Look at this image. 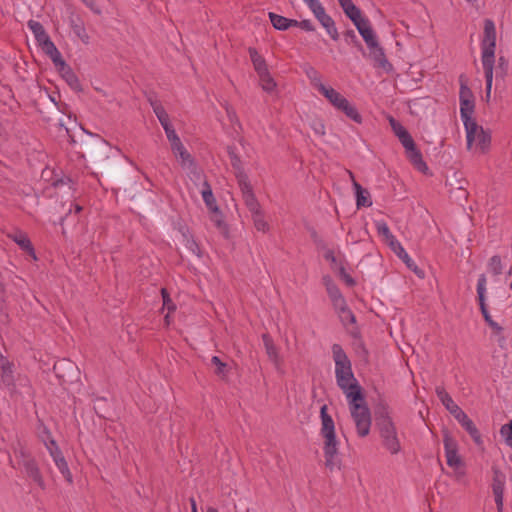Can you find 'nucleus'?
<instances>
[{
  "mask_svg": "<svg viewBox=\"0 0 512 512\" xmlns=\"http://www.w3.org/2000/svg\"><path fill=\"white\" fill-rule=\"evenodd\" d=\"M473 125L464 126L466 131V139H467V147L471 148L472 144L475 142L476 147L482 153H486L491 144V134L489 131L483 129L482 126H479L474 118L469 121Z\"/></svg>",
  "mask_w": 512,
  "mask_h": 512,
  "instance_id": "0eeeda50",
  "label": "nucleus"
},
{
  "mask_svg": "<svg viewBox=\"0 0 512 512\" xmlns=\"http://www.w3.org/2000/svg\"><path fill=\"white\" fill-rule=\"evenodd\" d=\"M436 394L441 401V403L445 406V408L454 416V418L458 417L464 411L453 401L452 397L448 394V392L444 389V387L438 386L436 387Z\"/></svg>",
  "mask_w": 512,
  "mask_h": 512,
  "instance_id": "6ab92c4d",
  "label": "nucleus"
},
{
  "mask_svg": "<svg viewBox=\"0 0 512 512\" xmlns=\"http://www.w3.org/2000/svg\"><path fill=\"white\" fill-rule=\"evenodd\" d=\"M161 295L163 298V306L167 307L169 311H174L176 309L175 305L172 303L169 293L165 288L161 289Z\"/></svg>",
  "mask_w": 512,
  "mask_h": 512,
  "instance_id": "09e8293b",
  "label": "nucleus"
},
{
  "mask_svg": "<svg viewBox=\"0 0 512 512\" xmlns=\"http://www.w3.org/2000/svg\"><path fill=\"white\" fill-rule=\"evenodd\" d=\"M28 27L34 34L35 39L37 40L39 46L41 47L42 51L49 56L51 59L55 56V58H58L59 50L55 46V44L51 41L49 35L45 31L43 25L35 20H29L28 21Z\"/></svg>",
  "mask_w": 512,
  "mask_h": 512,
  "instance_id": "9d476101",
  "label": "nucleus"
},
{
  "mask_svg": "<svg viewBox=\"0 0 512 512\" xmlns=\"http://www.w3.org/2000/svg\"><path fill=\"white\" fill-rule=\"evenodd\" d=\"M341 8L344 10H346L348 7H350L351 5H353L354 3L352 2V0H338Z\"/></svg>",
  "mask_w": 512,
  "mask_h": 512,
  "instance_id": "052dcab7",
  "label": "nucleus"
},
{
  "mask_svg": "<svg viewBox=\"0 0 512 512\" xmlns=\"http://www.w3.org/2000/svg\"><path fill=\"white\" fill-rule=\"evenodd\" d=\"M44 433L47 435V440L44 441V444L47 450L49 451L51 457L53 458L55 465L57 466L65 480L69 484H72L73 476L68 467V463L65 457L63 456L62 451L58 447L56 441L51 437V434L47 429H45Z\"/></svg>",
  "mask_w": 512,
  "mask_h": 512,
  "instance_id": "1a4fd4ad",
  "label": "nucleus"
},
{
  "mask_svg": "<svg viewBox=\"0 0 512 512\" xmlns=\"http://www.w3.org/2000/svg\"><path fill=\"white\" fill-rule=\"evenodd\" d=\"M311 72L309 75V77L312 79V83H321L320 82V77H318V73L316 70H314L313 68H311Z\"/></svg>",
  "mask_w": 512,
  "mask_h": 512,
  "instance_id": "bf43d9fd",
  "label": "nucleus"
},
{
  "mask_svg": "<svg viewBox=\"0 0 512 512\" xmlns=\"http://www.w3.org/2000/svg\"><path fill=\"white\" fill-rule=\"evenodd\" d=\"M443 443L447 465L453 468L455 471H458L464 466V463L458 454L457 442L453 439V437L446 433L443 437Z\"/></svg>",
  "mask_w": 512,
  "mask_h": 512,
  "instance_id": "2eb2a0df",
  "label": "nucleus"
},
{
  "mask_svg": "<svg viewBox=\"0 0 512 512\" xmlns=\"http://www.w3.org/2000/svg\"><path fill=\"white\" fill-rule=\"evenodd\" d=\"M376 229L378 234L384 238L390 248H398L402 251V245L390 232L388 225L384 221L376 222Z\"/></svg>",
  "mask_w": 512,
  "mask_h": 512,
  "instance_id": "5701e85b",
  "label": "nucleus"
},
{
  "mask_svg": "<svg viewBox=\"0 0 512 512\" xmlns=\"http://www.w3.org/2000/svg\"><path fill=\"white\" fill-rule=\"evenodd\" d=\"M211 363L216 366L215 373L218 376L226 377L227 376V364L222 362L221 359L218 356H213L211 358Z\"/></svg>",
  "mask_w": 512,
  "mask_h": 512,
  "instance_id": "37998d69",
  "label": "nucleus"
},
{
  "mask_svg": "<svg viewBox=\"0 0 512 512\" xmlns=\"http://www.w3.org/2000/svg\"><path fill=\"white\" fill-rule=\"evenodd\" d=\"M8 237L17 243L23 251L27 252L30 256L36 259L34 247L25 232L21 230H15L9 233Z\"/></svg>",
  "mask_w": 512,
  "mask_h": 512,
  "instance_id": "aec40b11",
  "label": "nucleus"
},
{
  "mask_svg": "<svg viewBox=\"0 0 512 512\" xmlns=\"http://www.w3.org/2000/svg\"><path fill=\"white\" fill-rule=\"evenodd\" d=\"M206 512H219V511L214 507H208Z\"/></svg>",
  "mask_w": 512,
  "mask_h": 512,
  "instance_id": "338daca9",
  "label": "nucleus"
},
{
  "mask_svg": "<svg viewBox=\"0 0 512 512\" xmlns=\"http://www.w3.org/2000/svg\"><path fill=\"white\" fill-rule=\"evenodd\" d=\"M395 253L396 255L401 258L406 264L407 266L412 269L418 276L420 277H423L424 276V273L422 270H419L417 268L416 265H414V263L412 262V260L410 259L409 255L407 254V252L405 251V249L402 247V251H400V249L398 248H391Z\"/></svg>",
  "mask_w": 512,
  "mask_h": 512,
  "instance_id": "ea45409f",
  "label": "nucleus"
},
{
  "mask_svg": "<svg viewBox=\"0 0 512 512\" xmlns=\"http://www.w3.org/2000/svg\"><path fill=\"white\" fill-rule=\"evenodd\" d=\"M360 35L362 36L363 40L365 41L367 47L370 51V56L372 59L381 67H385V65L388 63L384 50L380 46L377 37L375 35L374 30L372 27L368 29H360Z\"/></svg>",
  "mask_w": 512,
  "mask_h": 512,
  "instance_id": "9b49d317",
  "label": "nucleus"
},
{
  "mask_svg": "<svg viewBox=\"0 0 512 512\" xmlns=\"http://www.w3.org/2000/svg\"><path fill=\"white\" fill-rule=\"evenodd\" d=\"M505 479V475L498 468H493L492 492L498 512H503Z\"/></svg>",
  "mask_w": 512,
  "mask_h": 512,
  "instance_id": "f3484780",
  "label": "nucleus"
},
{
  "mask_svg": "<svg viewBox=\"0 0 512 512\" xmlns=\"http://www.w3.org/2000/svg\"><path fill=\"white\" fill-rule=\"evenodd\" d=\"M211 221L215 224V226L220 230L224 235L228 234V226L224 222L223 215L219 208H217L216 212H211Z\"/></svg>",
  "mask_w": 512,
  "mask_h": 512,
  "instance_id": "a19ab883",
  "label": "nucleus"
},
{
  "mask_svg": "<svg viewBox=\"0 0 512 512\" xmlns=\"http://www.w3.org/2000/svg\"><path fill=\"white\" fill-rule=\"evenodd\" d=\"M226 111H227V115L229 117V119L231 121H233L234 118H236V113L234 110L230 109V108H226Z\"/></svg>",
  "mask_w": 512,
  "mask_h": 512,
  "instance_id": "e2e57ef3",
  "label": "nucleus"
},
{
  "mask_svg": "<svg viewBox=\"0 0 512 512\" xmlns=\"http://www.w3.org/2000/svg\"><path fill=\"white\" fill-rule=\"evenodd\" d=\"M346 171H347V173H348V175H349V178H350V179H351V181H352V185L354 186V181H356V180H355V176H354L353 172H352V171H350V170H346Z\"/></svg>",
  "mask_w": 512,
  "mask_h": 512,
  "instance_id": "69168bd1",
  "label": "nucleus"
},
{
  "mask_svg": "<svg viewBox=\"0 0 512 512\" xmlns=\"http://www.w3.org/2000/svg\"><path fill=\"white\" fill-rule=\"evenodd\" d=\"M353 24L356 26L358 32L360 33V29H368L371 27L370 22L367 18H364L360 16L356 22H353Z\"/></svg>",
  "mask_w": 512,
  "mask_h": 512,
  "instance_id": "603ef678",
  "label": "nucleus"
},
{
  "mask_svg": "<svg viewBox=\"0 0 512 512\" xmlns=\"http://www.w3.org/2000/svg\"><path fill=\"white\" fill-rule=\"evenodd\" d=\"M486 283H487V279H486L485 274H481L479 276L478 282H477V296H478L480 311L483 315L485 322L494 331L501 332L502 327L492 319V317L488 311L487 305L485 303Z\"/></svg>",
  "mask_w": 512,
  "mask_h": 512,
  "instance_id": "ddd939ff",
  "label": "nucleus"
},
{
  "mask_svg": "<svg viewBox=\"0 0 512 512\" xmlns=\"http://www.w3.org/2000/svg\"><path fill=\"white\" fill-rule=\"evenodd\" d=\"M347 401L358 436L366 437L370 433L372 418L364 393L351 394L350 397H347Z\"/></svg>",
  "mask_w": 512,
  "mask_h": 512,
  "instance_id": "20e7f679",
  "label": "nucleus"
},
{
  "mask_svg": "<svg viewBox=\"0 0 512 512\" xmlns=\"http://www.w3.org/2000/svg\"><path fill=\"white\" fill-rule=\"evenodd\" d=\"M248 53L257 74L268 71L265 59L258 53L255 48L250 47L248 49Z\"/></svg>",
  "mask_w": 512,
  "mask_h": 512,
  "instance_id": "f704fd0d",
  "label": "nucleus"
},
{
  "mask_svg": "<svg viewBox=\"0 0 512 512\" xmlns=\"http://www.w3.org/2000/svg\"><path fill=\"white\" fill-rule=\"evenodd\" d=\"M324 257L328 261H331V262H335L336 261V257H335L334 252L332 250H327L325 255H324Z\"/></svg>",
  "mask_w": 512,
  "mask_h": 512,
  "instance_id": "680f3d73",
  "label": "nucleus"
},
{
  "mask_svg": "<svg viewBox=\"0 0 512 512\" xmlns=\"http://www.w3.org/2000/svg\"><path fill=\"white\" fill-rule=\"evenodd\" d=\"M340 275L348 286L355 285V280L345 271L343 267L340 268Z\"/></svg>",
  "mask_w": 512,
  "mask_h": 512,
  "instance_id": "6e6d98bb",
  "label": "nucleus"
},
{
  "mask_svg": "<svg viewBox=\"0 0 512 512\" xmlns=\"http://www.w3.org/2000/svg\"><path fill=\"white\" fill-rule=\"evenodd\" d=\"M501 435L505 437L506 443L512 447V421H510L508 424H505L501 427Z\"/></svg>",
  "mask_w": 512,
  "mask_h": 512,
  "instance_id": "49530a36",
  "label": "nucleus"
},
{
  "mask_svg": "<svg viewBox=\"0 0 512 512\" xmlns=\"http://www.w3.org/2000/svg\"><path fill=\"white\" fill-rule=\"evenodd\" d=\"M251 215H252L254 226L258 231L265 233L269 230V225L266 222V220L264 218V213L261 209L255 211V212H252Z\"/></svg>",
  "mask_w": 512,
  "mask_h": 512,
  "instance_id": "e433bc0d",
  "label": "nucleus"
},
{
  "mask_svg": "<svg viewBox=\"0 0 512 512\" xmlns=\"http://www.w3.org/2000/svg\"><path fill=\"white\" fill-rule=\"evenodd\" d=\"M259 81L262 89L266 92H272L276 88L277 84L269 71H265L261 74H258Z\"/></svg>",
  "mask_w": 512,
  "mask_h": 512,
  "instance_id": "4c0bfd02",
  "label": "nucleus"
},
{
  "mask_svg": "<svg viewBox=\"0 0 512 512\" xmlns=\"http://www.w3.org/2000/svg\"><path fill=\"white\" fill-rule=\"evenodd\" d=\"M455 419L469 433V435L471 436V438L474 440V442L477 445L482 444L481 434H480L479 430L477 429L474 422L467 416V414L465 412L460 414Z\"/></svg>",
  "mask_w": 512,
  "mask_h": 512,
  "instance_id": "4be33fe9",
  "label": "nucleus"
},
{
  "mask_svg": "<svg viewBox=\"0 0 512 512\" xmlns=\"http://www.w3.org/2000/svg\"><path fill=\"white\" fill-rule=\"evenodd\" d=\"M229 156H230V160H231V165L235 171V176H236L238 184L242 183V180H244V182L248 181L249 178H248L247 174L244 172L240 157L236 153H234V151H232V150L229 151Z\"/></svg>",
  "mask_w": 512,
  "mask_h": 512,
  "instance_id": "2f4dec72",
  "label": "nucleus"
},
{
  "mask_svg": "<svg viewBox=\"0 0 512 512\" xmlns=\"http://www.w3.org/2000/svg\"><path fill=\"white\" fill-rule=\"evenodd\" d=\"M468 80L464 74L459 76V102H460V116L463 121L464 126L473 125L470 123V119L473 118V114L475 111V97L472 90L468 87Z\"/></svg>",
  "mask_w": 512,
  "mask_h": 512,
  "instance_id": "423d86ee",
  "label": "nucleus"
},
{
  "mask_svg": "<svg viewBox=\"0 0 512 512\" xmlns=\"http://www.w3.org/2000/svg\"><path fill=\"white\" fill-rule=\"evenodd\" d=\"M509 62L504 56H499L497 66L495 68L496 81H504L508 74Z\"/></svg>",
  "mask_w": 512,
  "mask_h": 512,
  "instance_id": "58836bf2",
  "label": "nucleus"
},
{
  "mask_svg": "<svg viewBox=\"0 0 512 512\" xmlns=\"http://www.w3.org/2000/svg\"><path fill=\"white\" fill-rule=\"evenodd\" d=\"M332 353L335 362L336 382L346 398L350 397L351 394H356V392H363L362 387L352 372L351 361L341 345L333 344Z\"/></svg>",
  "mask_w": 512,
  "mask_h": 512,
  "instance_id": "f03ea898",
  "label": "nucleus"
},
{
  "mask_svg": "<svg viewBox=\"0 0 512 512\" xmlns=\"http://www.w3.org/2000/svg\"><path fill=\"white\" fill-rule=\"evenodd\" d=\"M165 133H166L167 139L169 140V142L171 144V149H172L173 154L176 157L180 158L181 163L183 165L193 164V158H192L191 154L183 146L175 129L173 127L168 128L165 131Z\"/></svg>",
  "mask_w": 512,
  "mask_h": 512,
  "instance_id": "dca6fc26",
  "label": "nucleus"
},
{
  "mask_svg": "<svg viewBox=\"0 0 512 512\" xmlns=\"http://www.w3.org/2000/svg\"><path fill=\"white\" fill-rule=\"evenodd\" d=\"M150 105L152 106L153 112L157 116L161 126L163 127L164 131H166L168 128L173 127L168 113L162 106V104L157 100L149 99Z\"/></svg>",
  "mask_w": 512,
  "mask_h": 512,
  "instance_id": "a878e982",
  "label": "nucleus"
},
{
  "mask_svg": "<svg viewBox=\"0 0 512 512\" xmlns=\"http://www.w3.org/2000/svg\"><path fill=\"white\" fill-rule=\"evenodd\" d=\"M376 427H380L388 422H393L390 417L389 406L386 402L380 401L375 407Z\"/></svg>",
  "mask_w": 512,
  "mask_h": 512,
  "instance_id": "cd10ccee",
  "label": "nucleus"
},
{
  "mask_svg": "<svg viewBox=\"0 0 512 512\" xmlns=\"http://www.w3.org/2000/svg\"><path fill=\"white\" fill-rule=\"evenodd\" d=\"M82 210V207L79 206L78 204L75 205V212L78 213Z\"/></svg>",
  "mask_w": 512,
  "mask_h": 512,
  "instance_id": "774afa93",
  "label": "nucleus"
},
{
  "mask_svg": "<svg viewBox=\"0 0 512 512\" xmlns=\"http://www.w3.org/2000/svg\"><path fill=\"white\" fill-rule=\"evenodd\" d=\"M488 268L495 276L502 274L503 265L501 257L499 255L492 256L488 262Z\"/></svg>",
  "mask_w": 512,
  "mask_h": 512,
  "instance_id": "79ce46f5",
  "label": "nucleus"
},
{
  "mask_svg": "<svg viewBox=\"0 0 512 512\" xmlns=\"http://www.w3.org/2000/svg\"><path fill=\"white\" fill-rule=\"evenodd\" d=\"M201 194L203 197V201L206 204L207 208L210 212H216L218 205L216 203V199L213 195L212 188L207 180L203 182V189L201 190Z\"/></svg>",
  "mask_w": 512,
  "mask_h": 512,
  "instance_id": "473e14b6",
  "label": "nucleus"
},
{
  "mask_svg": "<svg viewBox=\"0 0 512 512\" xmlns=\"http://www.w3.org/2000/svg\"><path fill=\"white\" fill-rule=\"evenodd\" d=\"M405 152L411 164L420 172L426 173V171L428 170V166L426 162L423 160L422 153L417 148V146L409 148L405 150Z\"/></svg>",
  "mask_w": 512,
  "mask_h": 512,
  "instance_id": "393cba45",
  "label": "nucleus"
},
{
  "mask_svg": "<svg viewBox=\"0 0 512 512\" xmlns=\"http://www.w3.org/2000/svg\"><path fill=\"white\" fill-rule=\"evenodd\" d=\"M87 7H89L94 13L99 14L100 10L98 9L95 0H81Z\"/></svg>",
  "mask_w": 512,
  "mask_h": 512,
  "instance_id": "4d7b16f0",
  "label": "nucleus"
},
{
  "mask_svg": "<svg viewBox=\"0 0 512 512\" xmlns=\"http://www.w3.org/2000/svg\"><path fill=\"white\" fill-rule=\"evenodd\" d=\"M311 128L313 129L315 134H317L319 136H324L325 133H326L325 125H324V123L321 120L313 121L312 124H311Z\"/></svg>",
  "mask_w": 512,
  "mask_h": 512,
  "instance_id": "3c124183",
  "label": "nucleus"
},
{
  "mask_svg": "<svg viewBox=\"0 0 512 512\" xmlns=\"http://www.w3.org/2000/svg\"><path fill=\"white\" fill-rule=\"evenodd\" d=\"M51 60L69 87L76 92H82L83 88L79 78L74 73L72 68L63 60L61 53H59L58 58H55L54 56L51 58Z\"/></svg>",
  "mask_w": 512,
  "mask_h": 512,
  "instance_id": "4468645a",
  "label": "nucleus"
},
{
  "mask_svg": "<svg viewBox=\"0 0 512 512\" xmlns=\"http://www.w3.org/2000/svg\"><path fill=\"white\" fill-rule=\"evenodd\" d=\"M354 190L356 195V205L358 208L372 206L369 191L364 189L357 181H354Z\"/></svg>",
  "mask_w": 512,
  "mask_h": 512,
  "instance_id": "7c9ffc66",
  "label": "nucleus"
},
{
  "mask_svg": "<svg viewBox=\"0 0 512 512\" xmlns=\"http://www.w3.org/2000/svg\"><path fill=\"white\" fill-rule=\"evenodd\" d=\"M344 38L348 43H352V44L356 45L360 50L363 49L361 43L359 42V40L356 36V33L353 30H347L344 33Z\"/></svg>",
  "mask_w": 512,
  "mask_h": 512,
  "instance_id": "de8ad7c7",
  "label": "nucleus"
},
{
  "mask_svg": "<svg viewBox=\"0 0 512 512\" xmlns=\"http://www.w3.org/2000/svg\"><path fill=\"white\" fill-rule=\"evenodd\" d=\"M262 339L269 359L278 367L280 365V358L273 340L268 334H263Z\"/></svg>",
  "mask_w": 512,
  "mask_h": 512,
  "instance_id": "72a5a7b5",
  "label": "nucleus"
},
{
  "mask_svg": "<svg viewBox=\"0 0 512 512\" xmlns=\"http://www.w3.org/2000/svg\"><path fill=\"white\" fill-rule=\"evenodd\" d=\"M344 13L352 22H356L362 16L361 10L355 4L344 10Z\"/></svg>",
  "mask_w": 512,
  "mask_h": 512,
  "instance_id": "a18cd8bd",
  "label": "nucleus"
},
{
  "mask_svg": "<svg viewBox=\"0 0 512 512\" xmlns=\"http://www.w3.org/2000/svg\"><path fill=\"white\" fill-rule=\"evenodd\" d=\"M320 24L326 29L327 33L333 40H338L339 33L335 26L334 20L326 13L324 7L314 14Z\"/></svg>",
  "mask_w": 512,
  "mask_h": 512,
  "instance_id": "412c9836",
  "label": "nucleus"
},
{
  "mask_svg": "<svg viewBox=\"0 0 512 512\" xmlns=\"http://www.w3.org/2000/svg\"><path fill=\"white\" fill-rule=\"evenodd\" d=\"M496 28L491 19H485L483 37L481 40V62L484 70L486 87L485 95L488 101L491 95L493 72L495 66Z\"/></svg>",
  "mask_w": 512,
  "mask_h": 512,
  "instance_id": "f257e3e1",
  "label": "nucleus"
},
{
  "mask_svg": "<svg viewBox=\"0 0 512 512\" xmlns=\"http://www.w3.org/2000/svg\"><path fill=\"white\" fill-rule=\"evenodd\" d=\"M296 26L300 27L301 29H303L305 31H309V32L315 31V27L310 20L298 21V24Z\"/></svg>",
  "mask_w": 512,
  "mask_h": 512,
  "instance_id": "5fc2aeb1",
  "label": "nucleus"
},
{
  "mask_svg": "<svg viewBox=\"0 0 512 512\" xmlns=\"http://www.w3.org/2000/svg\"><path fill=\"white\" fill-rule=\"evenodd\" d=\"M190 503H191V512H197L196 501L193 498H191Z\"/></svg>",
  "mask_w": 512,
  "mask_h": 512,
  "instance_id": "0e129e2a",
  "label": "nucleus"
},
{
  "mask_svg": "<svg viewBox=\"0 0 512 512\" xmlns=\"http://www.w3.org/2000/svg\"><path fill=\"white\" fill-rule=\"evenodd\" d=\"M389 122H390L393 132L395 133V135L397 137H399V135L402 134V132L407 131V129L401 123H399L397 120H395L393 117L390 118Z\"/></svg>",
  "mask_w": 512,
  "mask_h": 512,
  "instance_id": "8fccbe9b",
  "label": "nucleus"
},
{
  "mask_svg": "<svg viewBox=\"0 0 512 512\" xmlns=\"http://www.w3.org/2000/svg\"><path fill=\"white\" fill-rule=\"evenodd\" d=\"M327 410V405H323L320 409V433L324 438L323 452L325 466L330 471H333L335 468L340 467V460L338 458V441L335 434V424Z\"/></svg>",
  "mask_w": 512,
  "mask_h": 512,
  "instance_id": "7ed1b4c3",
  "label": "nucleus"
},
{
  "mask_svg": "<svg viewBox=\"0 0 512 512\" xmlns=\"http://www.w3.org/2000/svg\"><path fill=\"white\" fill-rule=\"evenodd\" d=\"M398 139L401 142V144L403 145V147L405 148V150L416 146V144H415L412 136L408 132V130L405 132H402V134L399 135Z\"/></svg>",
  "mask_w": 512,
  "mask_h": 512,
  "instance_id": "c03bdc74",
  "label": "nucleus"
},
{
  "mask_svg": "<svg viewBox=\"0 0 512 512\" xmlns=\"http://www.w3.org/2000/svg\"><path fill=\"white\" fill-rule=\"evenodd\" d=\"M238 185L240 187L243 200H244L245 205L248 208V210L252 213V212H255V211L261 209V206L253 192V188H252L249 180L245 181V182H244V180H242V183H239Z\"/></svg>",
  "mask_w": 512,
  "mask_h": 512,
  "instance_id": "a211bd4d",
  "label": "nucleus"
},
{
  "mask_svg": "<svg viewBox=\"0 0 512 512\" xmlns=\"http://www.w3.org/2000/svg\"><path fill=\"white\" fill-rule=\"evenodd\" d=\"M0 381L7 387L15 386L13 363L8 359L0 362Z\"/></svg>",
  "mask_w": 512,
  "mask_h": 512,
  "instance_id": "b1692460",
  "label": "nucleus"
},
{
  "mask_svg": "<svg viewBox=\"0 0 512 512\" xmlns=\"http://www.w3.org/2000/svg\"><path fill=\"white\" fill-rule=\"evenodd\" d=\"M70 26L73 30V32L76 34L78 38L81 39V41L85 44L89 43V35L86 32L84 22L78 15H72L69 18Z\"/></svg>",
  "mask_w": 512,
  "mask_h": 512,
  "instance_id": "bb28decb",
  "label": "nucleus"
},
{
  "mask_svg": "<svg viewBox=\"0 0 512 512\" xmlns=\"http://www.w3.org/2000/svg\"><path fill=\"white\" fill-rule=\"evenodd\" d=\"M269 18L273 27L281 31L287 30L289 27L296 26L298 24L297 20L288 19L273 12L269 13Z\"/></svg>",
  "mask_w": 512,
  "mask_h": 512,
  "instance_id": "c756f323",
  "label": "nucleus"
},
{
  "mask_svg": "<svg viewBox=\"0 0 512 512\" xmlns=\"http://www.w3.org/2000/svg\"><path fill=\"white\" fill-rule=\"evenodd\" d=\"M304 2L308 5L313 14H316L317 11L323 8L319 0H304Z\"/></svg>",
  "mask_w": 512,
  "mask_h": 512,
  "instance_id": "864d4df0",
  "label": "nucleus"
},
{
  "mask_svg": "<svg viewBox=\"0 0 512 512\" xmlns=\"http://www.w3.org/2000/svg\"><path fill=\"white\" fill-rule=\"evenodd\" d=\"M383 446L392 454H398L401 451V444L397 435V429L394 422H388L377 427Z\"/></svg>",
  "mask_w": 512,
  "mask_h": 512,
  "instance_id": "f8f14e48",
  "label": "nucleus"
},
{
  "mask_svg": "<svg viewBox=\"0 0 512 512\" xmlns=\"http://www.w3.org/2000/svg\"><path fill=\"white\" fill-rule=\"evenodd\" d=\"M334 308L337 310L340 320L344 325L354 324L356 322L355 315L348 308L346 301L343 305H338Z\"/></svg>",
  "mask_w": 512,
  "mask_h": 512,
  "instance_id": "c9c22d12",
  "label": "nucleus"
},
{
  "mask_svg": "<svg viewBox=\"0 0 512 512\" xmlns=\"http://www.w3.org/2000/svg\"><path fill=\"white\" fill-rule=\"evenodd\" d=\"M314 87L339 111L343 112L349 119L360 124L362 116L342 94L332 87H327L323 83H314Z\"/></svg>",
  "mask_w": 512,
  "mask_h": 512,
  "instance_id": "39448f33",
  "label": "nucleus"
},
{
  "mask_svg": "<svg viewBox=\"0 0 512 512\" xmlns=\"http://www.w3.org/2000/svg\"><path fill=\"white\" fill-rule=\"evenodd\" d=\"M99 169H101L105 173H109L112 170V165L104 161H101L99 163Z\"/></svg>",
  "mask_w": 512,
  "mask_h": 512,
  "instance_id": "13d9d810",
  "label": "nucleus"
},
{
  "mask_svg": "<svg viewBox=\"0 0 512 512\" xmlns=\"http://www.w3.org/2000/svg\"><path fill=\"white\" fill-rule=\"evenodd\" d=\"M18 464L23 468L26 476L32 479L42 490L46 488V484L36 459L24 449L16 452Z\"/></svg>",
  "mask_w": 512,
  "mask_h": 512,
  "instance_id": "6e6552de",
  "label": "nucleus"
},
{
  "mask_svg": "<svg viewBox=\"0 0 512 512\" xmlns=\"http://www.w3.org/2000/svg\"><path fill=\"white\" fill-rule=\"evenodd\" d=\"M324 282L326 285L327 293L332 301L333 306L336 307L338 305H343L345 299L341 294L339 288L332 282V280L329 277H325Z\"/></svg>",
  "mask_w": 512,
  "mask_h": 512,
  "instance_id": "c85d7f7f",
  "label": "nucleus"
}]
</instances>
